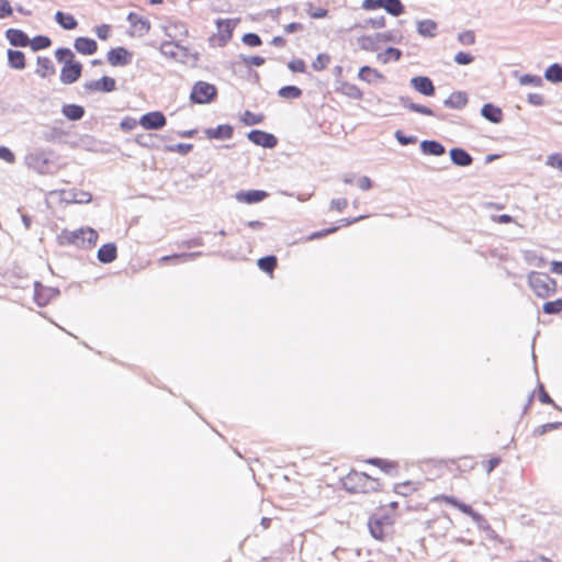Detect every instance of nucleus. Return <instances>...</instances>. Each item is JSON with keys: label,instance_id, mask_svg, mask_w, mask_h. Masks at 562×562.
Listing matches in <instances>:
<instances>
[{"label": "nucleus", "instance_id": "1", "mask_svg": "<svg viewBox=\"0 0 562 562\" xmlns=\"http://www.w3.org/2000/svg\"><path fill=\"white\" fill-rule=\"evenodd\" d=\"M55 57L57 61L64 64L60 70V81L64 85H71L76 82L81 76L82 65L75 60V54L72 50L64 47L58 48L55 52Z\"/></svg>", "mask_w": 562, "mask_h": 562}, {"label": "nucleus", "instance_id": "2", "mask_svg": "<svg viewBox=\"0 0 562 562\" xmlns=\"http://www.w3.org/2000/svg\"><path fill=\"white\" fill-rule=\"evenodd\" d=\"M98 237L97 231L91 227H81L74 231L64 229L59 236L63 243L77 247H92L95 245Z\"/></svg>", "mask_w": 562, "mask_h": 562}, {"label": "nucleus", "instance_id": "3", "mask_svg": "<svg viewBox=\"0 0 562 562\" xmlns=\"http://www.w3.org/2000/svg\"><path fill=\"white\" fill-rule=\"evenodd\" d=\"M528 284L539 297H548L557 290L555 280L546 273L532 271L528 274Z\"/></svg>", "mask_w": 562, "mask_h": 562}, {"label": "nucleus", "instance_id": "4", "mask_svg": "<svg viewBox=\"0 0 562 562\" xmlns=\"http://www.w3.org/2000/svg\"><path fill=\"white\" fill-rule=\"evenodd\" d=\"M402 35L393 32L376 33L374 35L361 36L358 38V44L361 49L367 52H375L380 48L381 44L392 42L400 43Z\"/></svg>", "mask_w": 562, "mask_h": 562}, {"label": "nucleus", "instance_id": "5", "mask_svg": "<svg viewBox=\"0 0 562 562\" xmlns=\"http://www.w3.org/2000/svg\"><path fill=\"white\" fill-rule=\"evenodd\" d=\"M217 94V89L214 85L206 81H198L194 83L190 100L195 104H207L212 102Z\"/></svg>", "mask_w": 562, "mask_h": 562}, {"label": "nucleus", "instance_id": "6", "mask_svg": "<svg viewBox=\"0 0 562 562\" xmlns=\"http://www.w3.org/2000/svg\"><path fill=\"white\" fill-rule=\"evenodd\" d=\"M166 123V116L160 111L148 112L139 119V125L145 130H160Z\"/></svg>", "mask_w": 562, "mask_h": 562}, {"label": "nucleus", "instance_id": "7", "mask_svg": "<svg viewBox=\"0 0 562 562\" xmlns=\"http://www.w3.org/2000/svg\"><path fill=\"white\" fill-rule=\"evenodd\" d=\"M59 295V290L54 288H47L38 282L34 283V301L38 306H45L53 299Z\"/></svg>", "mask_w": 562, "mask_h": 562}, {"label": "nucleus", "instance_id": "8", "mask_svg": "<svg viewBox=\"0 0 562 562\" xmlns=\"http://www.w3.org/2000/svg\"><path fill=\"white\" fill-rule=\"evenodd\" d=\"M247 137L250 142L263 148H273L278 143L274 135L260 130L250 131Z\"/></svg>", "mask_w": 562, "mask_h": 562}, {"label": "nucleus", "instance_id": "9", "mask_svg": "<svg viewBox=\"0 0 562 562\" xmlns=\"http://www.w3.org/2000/svg\"><path fill=\"white\" fill-rule=\"evenodd\" d=\"M411 86L424 95H432L435 93V86L432 81L425 76L413 77L409 81Z\"/></svg>", "mask_w": 562, "mask_h": 562}, {"label": "nucleus", "instance_id": "10", "mask_svg": "<svg viewBox=\"0 0 562 562\" xmlns=\"http://www.w3.org/2000/svg\"><path fill=\"white\" fill-rule=\"evenodd\" d=\"M116 82L111 77H102L98 80L87 82L85 88L90 91H102V92H112L115 90Z\"/></svg>", "mask_w": 562, "mask_h": 562}, {"label": "nucleus", "instance_id": "11", "mask_svg": "<svg viewBox=\"0 0 562 562\" xmlns=\"http://www.w3.org/2000/svg\"><path fill=\"white\" fill-rule=\"evenodd\" d=\"M268 196V193L262 190H248L238 191L235 194V199L240 203L254 204L262 201Z\"/></svg>", "mask_w": 562, "mask_h": 562}, {"label": "nucleus", "instance_id": "12", "mask_svg": "<svg viewBox=\"0 0 562 562\" xmlns=\"http://www.w3.org/2000/svg\"><path fill=\"white\" fill-rule=\"evenodd\" d=\"M108 61L112 66H125L131 61V54L124 47L112 48L108 52Z\"/></svg>", "mask_w": 562, "mask_h": 562}, {"label": "nucleus", "instance_id": "13", "mask_svg": "<svg viewBox=\"0 0 562 562\" xmlns=\"http://www.w3.org/2000/svg\"><path fill=\"white\" fill-rule=\"evenodd\" d=\"M237 21L235 20H220L217 21L218 29V44L225 45L232 37L233 30L235 29Z\"/></svg>", "mask_w": 562, "mask_h": 562}, {"label": "nucleus", "instance_id": "14", "mask_svg": "<svg viewBox=\"0 0 562 562\" xmlns=\"http://www.w3.org/2000/svg\"><path fill=\"white\" fill-rule=\"evenodd\" d=\"M5 37L12 46L25 47L30 44L29 36L21 30H16V29L7 30Z\"/></svg>", "mask_w": 562, "mask_h": 562}, {"label": "nucleus", "instance_id": "15", "mask_svg": "<svg viewBox=\"0 0 562 562\" xmlns=\"http://www.w3.org/2000/svg\"><path fill=\"white\" fill-rule=\"evenodd\" d=\"M75 49L83 55H92L97 52V42L89 37H77L74 43Z\"/></svg>", "mask_w": 562, "mask_h": 562}, {"label": "nucleus", "instance_id": "16", "mask_svg": "<svg viewBox=\"0 0 562 562\" xmlns=\"http://www.w3.org/2000/svg\"><path fill=\"white\" fill-rule=\"evenodd\" d=\"M127 21L134 27L135 33L140 36L148 33L150 29L149 21L137 13L131 12L127 16Z\"/></svg>", "mask_w": 562, "mask_h": 562}, {"label": "nucleus", "instance_id": "17", "mask_svg": "<svg viewBox=\"0 0 562 562\" xmlns=\"http://www.w3.org/2000/svg\"><path fill=\"white\" fill-rule=\"evenodd\" d=\"M417 33L423 37L432 38L438 33V24L430 19L417 21Z\"/></svg>", "mask_w": 562, "mask_h": 562}, {"label": "nucleus", "instance_id": "18", "mask_svg": "<svg viewBox=\"0 0 562 562\" xmlns=\"http://www.w3.org/2000/svg\"><path fill=\"white\" fill-rule=\"evenodd\" d=\"M451 161L460 167H468L472 164V156L462 148L456 147L450 149Z\"/></svg>", "mask_w": 562, "mask_h": 562}, {"label": "nucleus", "instance_id": "19", "mask_svg": "<svg viewBox=\"0 0 562 562\" xmlns=\"http://www.w3.org/2000/svg\"><path fill=\"white\" fill-rule=\"evenodd\" d=\"M91 194L86 191H65L63 192V200L68 203L85 204L91 201Z\"/></svg>", "mask_w": 562, "mask_h": 562}, {"label": "nucleus", "instance_id": "20", "mask_svg": "<svg viewBox=\"0 0 562 562\" xmlns=\"http://www.w3.org/2000/svg\"><path fill=\"white\" fill-rule=\"evenodd\" d=\"M98 259L102 263H110L116 259V246L113 243L102 245L98 250Z\"/></svg>", "mask_w": 562, "mask_h": 562}, {"label": "nucleus", "instance_id": "21", "mask_svg": "<svg viewBox=\"0 0 562 562\" xmlns=\"http://www.w3.org/2000/svg\"><path fill=\"white\" fill-rule=\"evenodd\" d=\"M420 150L424 155L441 156L446 153L442 144L437 140H423L420 143Z\"/></svg>", "mask_w": 562, "mask_h": 562}, {"label": "nucleus", "instance_id": "22", "mask_svg": "<svg viewBox=\"0 0 562 562\" xmlns=\"http://www.w3.org/2000/svg\"><path fill=\"white\" fill-rule=\"evenodd\" d=\"M205 134L211 139H229L233 136V127L226 124L218 125L215 128H207Z\"/></svg>", "mask_w": 562, "mask_h": 562}, {"label": "nucleus", "instance_id": "23", "mask_svg": "<svg viewBox=\"0 0 562 562\" xmlns=\"http://www.w3.org/2000/svg\"><path fill=\"white\" fill-rule=\"evenodd\" d=\"M481 114L492 123H499L503 119L502 110L492 103L484 104L481 109Z\"/></svg>", "mask_w": 562, "mask_h": 562}, {"label": "nucleus", "instance_id": "24", "mask_svg": "<svg viewBox=\"0 0 562 562\" xmlns=\"http://www.w3.org/2000/svg\"><path fill=\"white\" fill-rule=\"evenodd\" d=\"M358 78L367 83H374L378 80H384V76L369 66H363L359 69Z\"/></svg>", "mask_w": 562, "mask_h": 562}, {"label": "nucleus", "instance_id": "25", "mask_svg": "<svg viewBox=\"0 0 562 562\" xmlns=\"http://www.w3.org/2000/svg\"><path fill=\"white\" fill-rule=\"evenodd\" d=\"M187 50L188 49L186 47L179 45L178 43L169 41L164 42L160 46L161 54L172 58H178V52H182V56H187Z\"/></svg>", "mask_w": 562, "mask_h": 562}, {"label": "nucleus", "instance_id": "26", "mask_svg": "<svg viewBox=\"0 0 562 562\" xmlns=\"http://www.w3.org/2000/svg\"><path fill=\"white\" fill-rule=\"evenodd\" d=\"M36 74L41 78H47L55 74V67L53 61L48 57H37V69Z\"/></svg>", "mask_w": 562, "mask_h": 562}, {"label": "nucleus", "instance_id": "27", "mask_svg": "<svg viewBox=\"0 0 562 562\" xmlns=\"http://www.w3.org/2000/svg\"><path fill=\"white\" fill-rule=\"evenodd\" d=\"M61 113L70 121H78L83 117L85 109L78 104H65L61 108Z\"/></svg>", "mask_w": 562, "mask_h": 562}, {"label": "nucleus", "instance_id": "28", "mask_svg": "<svg viewBox=\"0 0 562 562\" xmlns=\"http://www.w3.org/2000/svg\"><path fill=\"white\" fill-rule=\"evenodd\" d=\"M7 55L11 68L21 70L25 67V56L21 50L9 49Z\"/></svg>", "mask_w": 562, "mask_h": 562}, {"label": "nucleus", "instance_id": "29", "mask_svg": "<svg viewBox=\"0 0 562 562\" xmlns=\"http://www.w3.org/2000/svg\"><path fill=\"white\" fill-rule=\"evenodd\" d=\"M337 91L353 100H361L363 97L362 91L356 85L349 82H341Z\"/></svg>", "mask_w": 562, "mask_h": 562}, {"label": "nucleus", "instance_id": "30", "mask_svg": "<svg viewBox=\"0 0 562 562\" xmlns=\"http://www.w3.org/2000/svg\"><path fill=\"white\" fill-rule=\"evenodd\" d=\"M398 101L404 108H406L413 112H417V113H420L424 115H429V116L434 115V112L431 109H429L425 105L416 104V103L412 102L411 99L407 97H400Z\"/></svg>", "mask_w": 562, "mask_h": 562}, {"label": "nucleus", "instance_id": "31", "mask_svg": "<svg viewBox=\"0 0 562 562\" xmlns=\"http://www.w3.org/2000/svg\"><path fill=\"white\" fill-rule=\"evenodd\" d=\"M468 102L467 94L464 92L458 91L450 94L448 99L445 100V105L452 109H461Z\"/></svg>", "mask_w": 562, "mask_h": 562}, {"label": "nucleus", "instance_id": "32", "mask_svg": "<svg viewBox=\"0 0 562 562\" xmlns=\"http://www.w3.org/2000/svg\"><path fill=\"white\" fill-rule=\"evenodd\" d=\"M381 3V8H383L389 14L393 16H398L405 11V7L401 0H383Z\"/></svg>", "mask_w": 562, "mask_h": 562}, {"label": "nucleus", "instance_id": "33", "mask_svg": "<svg viewBox=\"0 0 562 562\" xmlns=\"http://www.w3.org/2000/svg\"><path fill=\"white\" fill-rule=\"evenodd\" d=\"M55 20L65 30H74L78 24L72 15L66 14L61 11L56 12Z\"/></svg>", "mask_w": 562, "mask_h": 562}, {"label": "nucleus", "instance_id": "34", "mask_svg": "<svg viewBox=\"0 0 562 562\" xmlns=\"http://www.w3.org/2000/svg\"><path fill=\"white\" fill-rule=\"evenodd\" d=\"M402 56V52L395 47H387L384 52L379 53L376 58L382 64H387L390 60H398Z\"/></svg>", "mask_w": 562, "mask_h": 562}, {"label": "nucleus", "instance_id": "35", "mask_svg": "<svg viewBox=\"0 0 562 562\" xmlns=\"http://www.w3.org/2000/svg\"><path fill=\"white\" fill-rule=\"evenodd\" d=\"M355 477L358 479L359 483L363 482V484H362L363 492L376 491L379 488V485H380L379 482L364 473H360V474L356 473Z\"/></svg>", "mask_w": 562, "mask_h": 562}, {"label": "nucleus", "instance_id": "36", "mask_svg": "<svg viewBox=\"0 0 562 562\" xmlns=\"http://www.w3.org/2000/svg\"><path fill=\"white\" fill-rule=\"evenodd\" d=\"M544 78L551 82H562V66L553 64L547 68Z\"/></svg>", "mask_w": 562, "mask_h": 562}, {"label": "nucleus", "instance_id": "37", "mask_svg": "<svg viewBox=\"0 0 562 562\" xmlns=\"http://www.w3.org/2000/svg\"><path fill=\"white\" fill-rule=\"evenodd\" d=\"M201 255H202V252H200V251L175 254V255L161 257L160 261L161 262H168L169 260H178L180 262H187V261L192 260V259H194V258H196L198 256H201Z\"/></svg>", "mask_w": 562, "mask_h": 562}, {"label": "nucleus", "instance_id": "38", "mask_svg": "<svg viewBox=\"0 0 562 562\" xmlns=\"http://www.w3.org/2000/svg\"><path fill=\"white\" fill-rule=\"evenodd\" d=\"M368 528L371 536L374 539L382 540L383 539V525L379 519L370 518L368 522Z\"/></svg>", "mask_w": 562, "mask_h": 562}, {"label": "nucleus", "instance_id": "39", "mask_svg": "<svg viewBox=\"0 0 562 562\" xmlns=\"http://www.w3.org/2000/svg\"><path fill=\"white\" fill-rule=\"evenodd\" d=\"M279 97L283 99H297L302 94V90L296 86H284L278 91Z\"/></svg>", "mask_w": 562, "mask_h": 562}, {"label": "nucleus", "instance_id": "40", "mask_svg": "<svg viewBox=\"0 0 562 562\" xmlns=\"http://www.w3.org/2000/svg\"><path fill=\"white\" fill-rule=\"evenodd\" d=\"M258 267L267 273H272L277 267V258L274 256L262 257L258 259Z\"/></svg>", "mask_w": 562, "mask_h": 562}, {"label": "nucleus", "instance_id": "41", "mask_svg": "<svg viewBox=\"0 0 562 562\" xmlns=\"http://www.w3.org/2000/svg\"><path fill=\"white\" fill-rule=\"evenodd\" d=\"M518 80L521 86L540 87L543 83V80L540 76L529 75V74L519 76Z\"/></svg>", "mask_w": 562, "mask_h": 562}, {"label": "nucleus", "instance_id": "42", "mask_svg": "<svg viewBox=\"0 0 562 562\" xmlns=\"http://www.w3.org/2000/svg\"><path fill=\"white\" fill-rule=\"evenodd\" d=\"M50 40L47 36L38 35L35 36L33 40H30V46L31 48L36 52L40 49H44L50 45Z\"/></svg>", "mask_w": 562, "mask_h": 562}, {"label": "nucleus", "instance_id": "43", "mask_svg": "<svg viewBox=\"0 0 562 562\" xmlns=\"http://www.w3.org/2000/svg\"><path fill=\"white\" fill-rule=\"evenodd\" d=\"M263 121L262 114H256L250 111H245L241 116V122L247 126L260 124Z\"/></svg>", "mask_w": 562, "mask_h": 562}, {"label": "nucleus", "instance_id": "44", "mask_svg": "<svg viewBox=\"0 0 562 562\" xmlns=\"http://www.w3.org/2000/svg\"><path fill=\"white\" fill-rule=\"evenodd\" d=\"M47 160L44 157L41 156H29L26 157V164L30 168H33L40 172L43 171L44 166L46 165Z\"/></svg>", "mask_w": 562, "mask_h": 562}, {"label": "nucleus", "instance_id": "45", "mask_svg": "<svg viewBox=\"0 0 562 562\" xmlns=\"http://www.w3.org/2000/svg\"><path fill=\"white\" fill-rule=\"evenodd\" d=\"M368 462L379 467L382 471H384L386 473H391L392 470H394L396 468V464L394 462L379 459V458L370 459V460H368Z\"/></svg>", "mask_w": 562, "mask_h": 562}, {"label": "nucleus", "instance_id": "46", "mask_svg": "<svg viewBox=\"0 0 562 562\" xmlns=\"http://www.w3.org/2000/svg\"><path fill=\"white\" fill-rule=\"evenodd\" d=\"M441 498L446 503H448V504L457 507L458 509H460L463 514L468 515L469 513H472V508L469 505L459 502L457 498H454L452 496H442Z\"/></svg>", "mask_w": 562, "mask_h": 562}, {"label": "nucleus", "instance_id": "47", "mask_svg": "<svg viewBox=\"0 0 562 562\" xmlns=\"http://www.w3.org/2000/svg\"><path fill=\"white\" fill-rule=\"evenodd\" d=\"M542 308L546 314H557L562 311V299L546 302Z\"/></svg>", "mask_w": 562, "mask_h": 562}, {"label": "nucleus", "instance_id": "48", "mask_svg": "<svg viewBox=\"0 0 562 562\" xmlns=\"http://www.w3.org/2000/svg\"><path fill=\"white\" fill-rule=\"evenodd\" d=\"M458 41L465 46L473 45L475 43V35L473 31H463L458 35Z\"/></svg>", "mask_w": 562, "mask_h": 562}, {"label": "nucleus", "instance_id": "49", "mask_svg": "<svg viewBox=\"0 0 562 562\" xmlns=\"http://www.w3.org/2000/svg\"><path fill=\"white\" fill-rule=\"evenodd\" d=\"M243 43L248 46L256 47L261 45V38L256 33H247L243 36Z\"/></svg>", "mask_w": 562, "mask_h": 562}, {"label": "nucleus", "instance_id": "50", "mask_svg": "<svg viewBox=\"0 0 562 562\" xmlns=\"http://www.w3.org/2000/svg\"><path fill=\"white\" fill-rule=\"evenodd\" d=\"M561 425L562 424L558 423V422L541 425L535 429V435L542 436V435L547 434L548 431L558 429Z\"/></svg>", "mask_w": 562, "mask_h": 562}, {"label": "nucleus", "instance_id": "51", "mask_svg": "<svg viewBox=\"0 0 562 562\" xmlns=\"http://www.w3.org/2000/svg\"><path fill=\"white\" fill-rule=\"evenodd\" d=\"M385 25V18L383 15L381 16H378V18H373V19H368L364 21V24L361 25L362 27H372V29H381Z\"/></svg>", "mask_w": 562, "mask_h": 562}, {"label": "nucleus", "instance_id": "52", "mask_svg": "<svg viewBox=\"0 0 562 562\" xmlns=\"http://www.w3.org/2000/svg\"><path fill=\"white\" fill-rule=\"evenodd\" d=\"M474 57L465 52H459L454 55V61L458 65H469L473 61Z\"/></svg>", "mask_w": 562, "mask_h": 562}, {"label": "nucleus", "instance_id": "53", "mask_svg": "<svg viewBox=\"0 0 562 562\" xmlns=\"http://www.w3.org/2000/svg\"><path fill=\"white\" fill-rule=\"evenodd\" d=\"M329 63V57L325 54L317 55L316 59L313 61L312 67L314 70H322L324 69L327 64Z\"/></svg>", "mask_w": 562, "mask_h": 562}, {"label": "nucleus", "instance_id": "54", "mask_svg": "<svg viewBox=\"0 0 562 562\" xmlns=\"http://www.w3.org/2000/svg\"><path fill=\"white\" fill-rule=\"evenodd\" d=\"M241 60L246 66H261L265 63V58L260 56H240Z\"/></svg>", "mask_w": 562, "mask_h": 562}, {"label": "nucleus", "instance_id": "55", "mask_svg": "<svg viewBox=\"0 0 562 562\" xmlns=\"http://www.w3.org/2000/svg\"><path fill=\"white\" fill-rule=\"evenodd\" d=\"M338 229V227L334 226V227H330V228H326V229H322V231H318V232H314L312 233L311 235H308L306 237V240H314V239H318V238H322V237H325L329 234H333L335 233L336 231Z\"/></svg>", "mask_w": 562, "mask_h": 562}, {"label": "nucleus", "instance_id": "56", "mask_svg": "<svg viewBox=\"0 0 562 562\" xmlns=\"http://www.w3.org/2000/svg\"><path fill=\"white\" fill-rule=\"evenodd\" d=\"M547 165L553 168H558L562 171V155L552 154L547 158Z\"/></svg>", "mask_w": 562, "mask_h": 562}, {"label": "nucleus", "instance_id": "57", "mask_svg": "<svg viewBox=\"0 0 562 562\" xmlns=\"http://www.w3.org/2000/svg\"><path fill=\"white\" fill-rule=\"evenodd\" d=\"M0 159L8 164H13L15 161V156L8 147L0 146Z\"/></svg>", "mask_w": 562, "mask_h": 562}, {"label": "nucleus", "instance_id": "58", "mask_svg": "<svg viewBox=\"0 0 562 562\" xmlns=\"http://www.w3.org/2000/svg\"><path fill=\"white\" fill-rule=\"evenodd\" d=\"M167 149L169 151H177L179 154H182V155H186L188 154L191 149H192V145L191 144H177V145H172V146H169L167 147Z\"/></svg>", "mask_w": 562, "mask_h": 562}, {"label": "nucleus", "instance_id": "59", "mask_svg": "<svg viewBox=\"0 0 562 562\" xmlns=\"http://www.w3.org/2000/svg\"><path fill=\"white\" fill-rule=\"evenodd\" d=\"M288 67L294 72H304L306 69L305 63L302 59L291 60Z\"/></svg>", "mask_w": 562, "mask_h": 562}, {"label": "nucleus", "instance_id": "60", "mask_svg": "<svg viewBox=\"0 0 562 562\" xmlns=\"http://www.w3.org/2000/svg\"><path fill=\"white\" fill-rule=\"evenodd\" d=\"M394 136L401 145H408V144H413L416 142V137L406 136L401 131H396Z\"/></svg>", "mask_w": 562, "mask_h": 562}, {"label": "nucleus", "instance_id": "61", "mask_svg": "<svg viewBox=\"0 0 562 562\" xmlns=\"http://www.w3.org/2000/svg\"><path fill=\"white\" fill-rule=\"evenodd\" d=\"M12 7L8 0H0V19L12 14Z\"/></svg>", "mask_w": 562, "mask_h": 562}, {"label": "nucleus", "instance_id": "62", "mask_svg": "<svg viewBox=\"0 0 562 562\" xmlns=\"http://www.w3.org/2000/svg\"><path fill=\"white\" fill-rule=\"evenodd\" d=\"M347 205H348V201L346 199H344V198H341V199H333L330 201V207L335 209V210H337L339 212L344 211L347 207Z\"/></svg>", "mask_w": 562, "mask_h": 562}, {"label": "nucleus", "instance_id": "63", "mask_svg": "<svg viewBox=\"0 0 562 562\" xmlns=\"http://www.w3.org/2000/svg\"><path fill=\"white\" fill-rule=\"evenodd\" d=\"M95 34L100 40H106L110 34V26L106 24L97 26Z\"/></svg>", "mask_w": 562, "mask_h": 562}, {"label": "nucleus", "instance_id": "64", "mask_svg": "<svg viewBox=\"0 0 562 562\" xmlns=\"http://www.w3.org/2000/svg\"><path fill=\"white\" fill-rule=\"evenodd\" d=\"M527 99L530 104L536 106H540L544 102L543 97L539 93H529Z\"/></svg>", "mask_w": 562, "mask_h": 562}]
</instances>
